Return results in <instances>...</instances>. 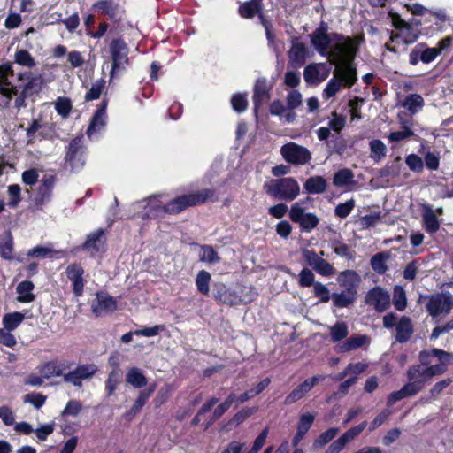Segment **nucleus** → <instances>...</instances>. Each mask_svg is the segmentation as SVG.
<instances>
[{
  "label": "nucleus",
  "instance_id": "60",
  "mask_svg": "<svg viewBox=\"0 0 453 453\" xmlns=\"http://www.w3.org/2000/svg\"><path fill=\"white\" fill-rule=\"evenodd\" d=\"M172 393H173V388L171 385L166 384L164 387H162L158 390L156 397L154 398L155 406L160 407L161 405L165 403L169 400V398L172 396Z\"/></svg>",
  "mask_w": 453,
  "mask_h": 453
},
{
  "label": "nucleus",
  "instance_id": "22",
  "mask_svg": "<svg viewBox=\"0 0 453 453\" xmlns=\"http://www.w3.org/2000/svg\"><path fill=\"white\" fill-rule=\"evenodd\" d=\"M106 240L105 231L103 228L96 229L87 235L85 242L81 245V249L91 254L104 251Z\"/></svg>",
  "mask_w": 453,
  "mask_h": 453
},
{
  "label": "nucleus",
  "instance_id": "48",
  "mask_svg": "<svg viewBox=\"0 0 453 453\" xmlns=\"http://www.w3.org/2000/svg\"><path fill=\"white\" fill-rule=\"evenodd\" d=\"M304 81L308 84L317 85L325 80V77H319V71L316 65H308L303 71Z\"/></svg>",
  "mask_w": 453,
  "mask_h": 453
},
{
  "label": "nucleus",
  "instance_id": "57",
  "mask_svg": "<svg viewBox=\"0 0 453 453\" xmlns=\"http://www.w3.org/2000/svg\"><path fill=\"white\" fill-rule=\"evenodd\" d=\"M355 207V201L353 199L348 200L345 203H341L334 208V215L340 219L347 218Z\"/></svg>",
  "mask_w": 453,
  "mask_h": 453
},
{
  "label": "nucleus",
  "instance_id": "7",
  "mask_svg": "<svg viewBox=\"0 0 453 453\" xmlns=\"http://www.w3.org/2000/svg\"><path fill=\"white\" fill-rule=\"evenodd\" d=\"M88 148L84 144L83 135L71 139L65 146L64 164L65 168L71 172H80L86 165Z\"/></svg>",
  "mask_w": 453,
  "mask_h": 453
},
{
  "label": "nucleus",
  "instance_id": "53",
  "mask_svg": "<svg viewBox=\"0 0 453 453\" xmlns=\"http://www.w3.org/2000/svg\"><path fill=\"white\" fill-rule=\"evenodd\" d=\"M349 334L348 326L344 322L335 323L330 330L331 340L337 342L346 338Z\"/></svg>",
  "mask_w": 453,
  "mask_h": 453
},
{
  "label": "nucleus",
  "instance_id": "12",
  "mask_svg": "<svg viewBox=\"0 0 453 453\" xmlns=\"http://www.w3.org/2000/svg\"><path fill=\"white\" fill-rule=\"evenodd\" d=\"M18 81H25L23 84H19V88L20 91L35 101V96H38L43 84V79L41 74H35L31 71H24L18 73Z\"/></svg>",
  "mask_w": 453,
  "mask_h": 453
},
{
  "label": "nucleus",
  "instance_id": "1",
  "mask_svg": "<svg viewBox=\"0 0 453 453\" xmlns=\"http://www.w3.org/2000/svg\"><path fill=\"white\" fill-rule=\"evenodd\" d=\"M328 29L327 22L321 20L310 35L311 43L316 51L327 58L355 60L359 51L356 40L338 32L328 33Z\"/></svg>",
  "mask_w": 453,
  "mask_h": 453
},
{
  "label": "nucleus",
  "instance_id": "27",
  "mask_svg": "<svg viewBox=\"0 0 453 453\" xmlns=\"http://www.w3.org/2000/svg\"><path fill=\"white\" fill-rule=\"evenodd\" d=\"M337 281L349 293L357 295V287L361 281L360 275L354 270H344L337 277Z\"/></svg>",
  "mask_w": 453,
  "mask_h": 453
},
{
  "label": "nucleus",
  "instance_id": "43",
  "mask_svg": "<svg viewBox=\"0 0 453 453\" xmlns=\"http://www.w3.org/2000/svg\"><path fill=\"white\" fill-rule=\"evenodd\" d=\"M338 427H330L325 432L321 433L313 441L312 447L314 449H321L330 442L339 433Z\"/></svg>",
  "mask_w": 453,
  "mask_h": 453
},
{
  "label": "nucleus",
  "instance_id": "64",
  "mask_svg": "<svg viewBox=\"0 0 453 453\" xmlns=\"http://www.w3.org/2000/svg\"><path fill=\"white\" fill-rule=\"evenodd\" d=\"M314 273L307 268H303L299 273L298 284L302 288H308L314 286L316 283Z\"/></svg>",
  "mask_w": 453,
  "mask_h": 453
},
{
  "label": "nucleus",
  "instance_id": "46",
  "mask_svg": "<svg viewBox=\"0 0 453 453\" xmlns=\"http://www.w3.org/2000/svg\"><path fill=\"white\" fill-rule=\"evenodd\" d=\"M371 157L379 162L387 154V147L382 141L379 139H373L369 142Z\"/></svg>",
  "mask_w": 453,
  "mask_h": 453
},
{
  "label": "nucleus",
  "instance_id": "6",
  "mask_svg": "<svg viewBox=\"0 0 453 453\" xmlns=\"http://www.w3.org/2000/svg\"><path fill=\"white\" fill-rule=\"evenodd\" d=\"M238 14L241 18L245 19H252L257 16L260 24L265 28L268 44L272 45L274 43L275 35L273 33V25L265 14L263 0H248L240 4Z\"/></svg>",
  "mask_w": 453,
  "mask_h": 453
},
{
  "label": "nucleus",
  "instance_id": "62",
  "mask_svg": "<svg viewBox=\"0 0 453 453\" xmlns=\"http://www.w3.org/2000/svg\"><path fill=\"white\" fill-rule=\"evenodd\" d=\"M405 163L415 173H421L424 169V162L422 158L416 154H410L406 157Z\"/></svg>",
  "mask_w": 453,
  "mask_h": 453
},
{
  "label": "nucleus",
  "instance_id": "4",
  "mask_svg": "<svg viewBox=\"0 0 453 453\" xmlns=\"http://www.w3.org/2000/svg\"><path fill=\"white\" fill-rule=\"evenodd\" d=\"M334 65V77L329 80L323 90V97L329 99L336 95L342 87L350 88L357 81V72L354 60L328 58Z\"/></svg>",
  "mask_w": 453,
  "mask_h": 453
},
{
  "label": "nucleus",
  "instance_id": "19",
  "mask_svg": "<svg viewBox=\"0 0 453 453\" xmlns=\"http://www.w3.org/2000/svg\"><path fill=\"white\" fill-rule=\"evenodd\" d=\"M92 9L102 15L107 16L108 19L117 23L121 20L124 13L123 8L119 3L113 0H99L93 4Z\"/></svg>",
  "mask_w": 453,
  "mask_h": 453
},
{
  "label": "nucleus",
  "instance_id": "23",
  "mask_svg": "<svg viewBox=\"0 0 453 453\" xmlns=\"http://www.w3.org/2000/svg\"><path fill=\"white\" fill-rule=\"evenodd\" d=\"M83 267L78 263L70 264L65 270L67 279L72 282L73 292L75 296H81L84 292L85 280Z\"/></svg>",
  "mask_w": 453,
  "mask_h": 453
},
{
  "label": "nucleus",
  "instance_id": "21",
  "mask_svg": "<svg viewBox=\"0 0 453 453\" xmlns=\"http://www.w3.org/2000/svg\"><path fill=\"white\" fill-rule=\"evenodd\" d=\"M453 306V301L449 295L437 294L432 296L426 304V310L431 316H439L441 313H449Z\"/></svg>",
  "mask_w": 453,
  "mask_h": 453
},
{
  "label": "nucleus",
  "instance_id": "24",
  "mask_svg": "<svg viewBox=\"0 0 453 453\" xmlns=\"http://www.w3.org/2000/svg\"><path fill=\"white\" fill-rule=\"evenodd\" d=\"M108 105V100L103 99L97 105L96 111L94 112L88 127L87 129L88 136H91L94 134L99 133L106 126V109Z\"/></svg>",
  "mask_w": 453,
  "mask_h": 453
},
{
  "label": "nucleus",
  "instance_id": "26",
  "mask_svg": "<svg viewBox=\"0 0 453 453\" xmlns=\"http://www.w3.org/2000/svg\"><path fill=\"white\" fill-rule=\"evenodd\" d=\"M157 388V384L152 383L150 384L147 388L143 390H140L138 396L134 403H133L132 407L126 411L125 413V418L127 420H131L134 418L135 415H137L143 406L146 404L150 397L153 395Z\"/></svg>",
  "mask_w": 453,
  "mask_h": 453
},
{
  "label": "nucleus",
  "instance_id": "31",
  "mask_svg": "<svg viewBox=\"0 0 453 453\" xmlns=\"http://www.w3.org/2000/svg\"><path fill=\"white\" fill-rule=\"evenodd\" d=\"M258 408L257 406L248 407L245 406L242 408L239 411H237L231 419L226 424L225 427L226 430H231L234 427H236L246 421L250 417L255 414L257 411Z\"/></svg>",
  "mask_w": 453,
  "mask_h": 453
},
{
  "label": "nucleus",
  "instance_id": "11",
  "mask_svg": "<svg viewBox=\"0 0 453 453\" xmlns=\"http://www.w3.org/2000/svg\"><path fill=\"white\" fill-rule=\"evenodd\" d=\"M213 287V299L221 304L228 306L239 305L242 303H246L253 300L252 297L248 299L242 298L234 289L227 288L223 282H215Z\"/></svg>",
  "mask_w": 453,
  "mask_h": 453
},
{
  "label": "nucleus",
  "instance_id": "44",
  "mask_svg": "<svg viewBox=\"0 0 453 453\" xmlns=\"http://www.w3.org/2000/svg\"><path fill=\"white\" fill-rule=\"evenodd\" d=\"M354 173L349 168H343L337 171L333 178V184L336 187H344L350 184L353 180Z\"/></svg>",
  "mask_w": 453,
  "mask_h": 453
},
{
  "label": "nucleus",
  "instance_id": "20",
  "mask_svg": "<svg viewBox=\"0 0 453 453\" xmlns=\"http://www.w3.org/2000/svg\"><path fill=\"white\" fill-rule=\"evenodd\" d=\"M438 50L434 47H426L425 42L418 43L409 54V63L417 65L420 61L423 64H429L438 57Z\"/></svg>",
  "mask_w": 453,
  "mask_h": 453
},
{
  "label": "nucleus",
  "instance_id": "32",
  "mask_svg": "<svg viewBox=\"0 0 453 453\" xmlns=\"http://www.w3.org/2000/svg\"><path fill=\"white\" fill-rule=\"evenodd\" d=\"M390 258L389 251H380L374 254L370 259L372 269L378 274L383 275L388 270L387 261Z\"/></svg>",
  "mask_w": 453,
  "mask_h": 453
},
{
  "label": "nucleus",
  "instance_id": "29",
  "mask_svg": "<svg viewBox=\"0 0 453 453\" xmlns=\"http://www.w3.org/2000/svg\"><path fill=\"white\" fill-rule=\"evenodd\" d=\"M395 331V341L399 343L407 342L414 333L411 319L408 316H402L397 322Z\"/></svg>",
  "mask_w": 453,
  "mask_h": 453
},
{
  "label": "nucleus",
  "instance_id": "5",
  "mask_svg": "<svg viewBox=\"0 0 453 453\" xmlns=\"http://www.w3.org/2000/svg\"><path fill=\"white\" fill-rule=\"evenodd\" d=\"M264 192L269 196L280 201L291 202L300 193V186L293 177L271 179L263 185Z\"/></svg>",
  "mask_w": 453,
  "mask_h": 453
},
{
  "label": "nucleus",
  "instance_id": "45",
  "mask_svg": "<svg viewBox=\"0 0 453 453\" xmlns=\"http://www.w3.org/2000/svg\"><path fill=\"white\" fill-rule=\"evenodd\" d=\"M14 61L21 66L33 68L35 66L36 62L31 53L27 50H17L14 54Z\"/></svg>",
  "mask_w": 453,
  "mask_h": 453
},
{
  "label": "nucleus",
  "instance_id": "3",
  "mask_svg": "<svg viewBox=\"0 0 453 453\" xmlns=\"http://www.w3.org/2000/svg\"><path fill=\"white\" fill-rule=\"evenodd\" d=\"M69 367L70 364L65 361L50 360L41 367L40 373L42 378L47 380L52 377L63 376L65 382L81 388L83 380L92 378L97 372V366L95 364H83L77 365L74 370L64 374L63 372Z\"/></svg>",
  "mask_w": 453,
  "mask_h": 453
},
{
  "label": "nucleus",
  "instance_id": "17",
  "mask_svg": "<svg viewBox=\"0 0 453 453\" xmlns=\"http://www.w3.org/2000/svg\"><path fill=\"white\" fill-rule=\"evenodd\" d=\"M55 183L56 176L52 174H46L41 180L34 198V203L36 208L41 209L44 204L50 201Z\"/></svg>",
  "mask_w": 453,
  "mask_h": 453
},
{
  "label": "nucleus",
  "instance_id": "15",
  "mask_svg": "<svg viewBox=\"0 0 453 453\" xmlns=\"http://www.w3.org/2000/svg\"><path fill=\"white\" fill-rule=\"evenodd\" d=\"M272 89L273 86L269 84L265 77H260L256 80L252 96L256 117H257L259 108L271 98Z\"/></svg>",
  "mask_w": 453,
  "mask_h": 453
},
{
  "label": "nucleus",
  "instance_id": "55",
  "mask_svg": "<svg viewBox=\"0 0 453 453\" xmlns=\"http://www.w3.org/2000/svg\"><path fill=\"white\" fill-rule=\"evenodd\" d=\"M104 86L105 81L104 79L97 80L96 82H94L90 89L85 95V101L89 102L98 99L104 88Z\"/></svg>",
  "mask_w": 453,
  "mask_h": 453
},
{
  "label": "nucleus",
  "instance_id": "36",
  "mask_svg": "<svg viewBox=\"0 0 453 453\" xmlns=\"http://www.w3.org/2000/svg\"><path fill=\"white\" fill-rule=\"evenodd\" d=\"M126 380L135 388H142L148 383L147 378L137 367H132L128 370Z\"/></svg>",
  "mask_w": 453,
  "mask_h": 453
},
{
  "label": "nucleus",
  "instance_id": "47",
  "mask_svg": "<svg viewBox=\"0 0 453 453\" xmlns=\"http://www.w3.org/2000/svg\"><path fill=\"white\" fill-rule=\"evenodd\" d=\"M393 304L399 311H403L407 306L406 294L401 286H395L393 289Z\"/></svg>",
  "mask_w": 453,
  "mask_h": 453
},
{
  "label": "nucleus",
  "instance_id": "39",
  "mask_svg": "<svg viewBox=\"0 0 453 453\" xmlns=\"http://www.w3.org/2000/svg\"><path fill=\"white\" fill-rule=\"evenodd\" d=\"M25 315L19 311L7 313L4 315L2 323L4 328L7 331H13L23 322Z\"/></svg>",
  "mask_w": 453,
  "mask_h": 453
},
{
  "label": "nucleus",
  "instance_id": "58",
  "mask_svg": "<svg viewBox=\"0 0 453 453\" xmlns=\"http://www.w3.org/2000/svg\"><path fill=\"white\" fill-rule=\"evenodd\" d=\"M314 420H315L314 414L309 413V412L302 414L298 420L296 430L306 435V434L309 432L310 428L311 427Z\"/></svg>",
  "mask_w": 453,
  "mask_h": 453
},
{
  "label": "nucleus",
  "instance_id": "13",
  "mask_svg": "<svg viewBox=\"0 0 453 453\" xmlns=\"http://www.w3.org/2000/svg\"><path fill=\"white\" fill-rule=\"evenodd\" d=\"M289 219L298 223L303 231L311 232L319 223V218L311 212H304V209L298 203H294L289 211Z\"/></svg>",
  "mask_w": 453,
  "mask_h": 453
},
{
  "label": "nucleus",
  "instance_id": "40",
  "mask_svg": "<svg viewBox=\"0 0 453 453\" xmlns=\"http://www.w3.org/2000/svg\"><path fill=\"white\" fill-rule=\"evenodd\" d=\"M211 280V275L208 271L203 269L198 272L196 277V286L200 294L209 296Z\"/></svg>",
  "mask_w": 453,
  "mask_h": 453
},
{
  "label": "nucleus",
  "instance_id": "63",
  "mask_svg": "<svg viewBox=\"0 0 453 453\" xmlns=\"http://www.w3.org/2000/svg\"><path fill=\"white\" fill-rule=\"evenodd\" d=\"M338 245L334 248V252L341 257H344L347 260H354L355 258V251L350 249V247L342 242H337Z\"/></svg>",
  "mask_w": 453,
  "mask_h": 453
},
{
  "label": "nucleus",
  "instance_id": "2",
  "mask_svg": "<svg viewBox=\"0 0 453 453\" xmlns=\"http://www.w3.org/2000/svg\"><path fill=\"white\" fill-rule=\"evenodd\" d=\"M219 196L215 188H203L178 196L165 204H149L147 215L150 218H164L166 214L177 215L189 207L199 206L208 202L215 203Z\"/></svg>",
  "mask_w": 453,
  "mask_h": 453
},
{
  "label": "nucleus",
  "instance_id": "33",
  "mask_svg": "<svg viewBox=\"0 0 453 453\" xmlns=\"http://www.w3.org/2000/svg\"><path fill=\"white\" fill-rule=\"evenodd\" d=\"M303 188L308 194H322L326 190L327 182L324 177L316 175L308 178Z\"/></svg>",
  "mask_w": 453,
  "mask_h": 453
},
{
  "label": "nucleus",
  "instance_id": "50",
  "mask_svg": "<svg viewBox=\"0 0 453 453\" xmlns=\"http://www.w3.org/2000/svg\"><path fill=\"white\" fill-rule=\"evenodd\" d=\"M73 104L68 97L59 96L55 102V110L62 118H67L72 111Z\"/></svg>",
  "mask_w": 453,
  "mask_h": 453
},
{
  "label": "nucleus",
  "instance_id": "59",
  "mask_svg": "<svg viewBox=\"0 0 453 453\" xmlns=\"http://www.w3.org/2000/svg\"><path fill=\"white\" fill-rule=\"evenodd\" d=\"M403 130L391 132L388 135V140L391 142H398L404 139L415 136L414 131L407 126L402 127Z\"/></svg>",
  "mask_w": 453,
  "mask_h": 453
},
{
  "label": "nucleus",
  "instance_id": "35",
  "mask_svg": "<svg viewBox=\"0 0 453 453\" xmlns=\"http://www.w3.org/2000/svg\"><path fill=\"white\" fill-rule=\"evenodd\" d=\"M369 343V337L365 334H355L349 337L345 342L339 344L341 352H348L357 349L365 344Z\"/></svg>",
  "mask_w": 453,
  "mask_h": 453
},
{
  "label": "nucleus",
  "instance_id": "34",
  "mask_svg": "<svg viewBox=\"0 0 453 453\" xmlns=\"http://www.w3.org/2000/svg\"><path fill=\"white\" fill-rule=\"evenodd\" d=\"M35 288V285L30 280L21 281L17 286L18 297L17 300L22 303H27L35 301V296L32 293Z\"/></svg>",
  "mask_w": 453,
  "mask_h": 453
},
{
  "label": "nucleus",
  "instance_id": "8",
  "mask_svg": "<svg viewBox=\"0 0 453 453\" xmlns=\"http://www.w3.org/2000/svg\"><path fill=\"white\" fill-rule=\"evenodd\" d=\"M446 370L447 364H436L428 367L418 364L412 365L407 370V383L413 384L418 393L434 376L441 375Z\"/></svg>",
  "mask_w": 453,
  "mask_h": 453
},
{
  "label": "nucleus",
  "instance_id": "42",
  "mask_svg": "<svg viewBox=\"0 0 453 453\" xmlns=\"http://www.w3.org/2000/svg\"><path fill=\"white\" fill-rule=\"evenodd\" d=\"M121 371L120 369H112L105 381V392L108 396L115 394L118 386L121 382Z\"/></svg>",
  "mask_w": 453,
  "mask_h": 453
},
{
  "label": "nucleus",
  "instance_id": "52",
  "mask_svg": "<svg viewBox=\"0 0 453 453\" xmlns=\"http://www.w3.org/2000/svg\"><path fill=\"white\" fill-rule=\"evenodd\" d=\"M231 106L237 113L245 111L248 108V100L246 93H235L231 97Z\"/></svg>",
  "mask_w": 453,
  "mask_h": 453
},
{
  "label": "nucleus",
  "instance_id": "51",
  "mask_svg": "<svg viewBox=\"0 0 453 453\" xmlns=\"http://www.w3.org/2000/svg\"><path fill=\"white\" fill-rule=\"evenodd\" d=\"M398 33L403 42L407 45L417 42L420 35V32L415 29L411 24Z\"/></svg>",
  "mask_w": 453,
  "mask_h": 453
},
{
  "label": "nucleus",
  "instance_id": "16",
  "mask_svg": "<svg viewBox=\"0 0 453 453\" xmlns=\"http://www.w3.org/2000/svg\"><path fill=\"white\" fill-rule=\"evenodd\" d=\"M325 376L314 375L306 379L303 382L296 386L284 399L285 405H291L303 398L312 388L319 381L323 380Z\"/></svg>",
  "mask_w": 453,
  "mask_h": 453
},
{
  "label": "nucleus",
  "instance_id": "28",
  "mask_svg": "<svg viewBox=\"0 0 453 453\" xmlns=\"http://www.w3.org/2000/svg\"><path fill=\"white\" fill-rule=\"evenodd\" d=\"M437 357L441 364H446L453 357L452 354L440 349L434 348L431 350H421L418 354L419 364L424 367L432 366V358Z\"/></svg>",
  "mask_w": 453,
  "mask_h": 453
},
{
  "label": "nucleus",
  "instance_id": "30",
  "mask_svg": "<svg viewBox=\"0 0 453 453\" xmlns=\"http://www.w3.org/2000/svg\"><path fill=\"white\" fill-rule=\"evenodd\" d=\"M307 48L304 43L299 41V37H294L289 50V58L295 66H302L305 63Z\"/></svg>",
  "mask_w": 453,
  "mask_h": 453
},
{
  "label": "nucleus",
  "instance_id": "38",
  "mask_svg": "<svg viewBox=\"0 0 453 453\" xmlns=\"http://www.w3.org/2000/svg\"><path fill=\"white\" fill-rule=\"evenodd\" d=\"M333 304L337 308H347L357 299V294L349 293L346 290L332 295Z\"/></svg>",
  "mask_w": 453,
  "mask_h": 453
},
{
  "label": "nucleus",
  "instance_id": "14",
  "mask_svg": "<svg viewBox=\"0 0 453 453\" xmlns=\"http://www.w3.org/2000/svg\"><path fill=\"white\" fill-rule=\"evenodd\" d=\"M365 303L372 306L376 311L383 312L390 306V295L383 288L375 286L367 291L365 296Z\"/></svg>",
  "mask_w": 453,
  "mask_h": 453
},
{
  "label": "nucleus",
  "instance_id": "41",
  "mask_svg": "<svg viewBox=\"0 0 453 453\" xmlns=\"http://www.w3.org/2000/svg\"><path fill=\"white\" fill-rule=\"evenodd\" d=\"M417 389L415 388V386L413 384H404L401 389L397 391H394L389 394L388 395V403H395L397 401H400L403 398L413 396L417 395Z\"/></svg>",
  "mask_w": 453,
  "mask_h": 453
},
{
  "label": "nucleus",
  "instance_id": "37",
  "mask_svg": "<svg viewBox=\"0 0 453 453\" xmlns=\"http://www.w3.org/2000/svg\"><path fill=\"white\" fill-rule=\"evenodd\" d=\"M423 226L428 234H434L440 228L438 218L430 207H426L423 213Z\"/></svg>",
  "mask_w": 453,
  "mask_h": 453
},
{
  "label": "nucleus",
  "instance_id": "18",
  "mask_svg": "<svg viewBox=\"0 0 453 453\" xmlns=\"http://www.w3.org/2000/svg\"><path fill=\"white\" fill-rule=\"evenodd\" d=\"M366 426L367 422L363 421L357 426H352L331 443L324 453H340L349 442L354 440L365 429Z\"/></svg>",
  "mask_w": 453,
  "mask_h": 453
},
{
  "label": "nucleus",
  "instance_id": "56",
  "mask_svg": "<svg viewBox=\"0 0 453 453\" xmlns=\"http://www.w3.org/2000/svg\"><path fill=\"white\" fill-rule=\"evenodd\" d=\"M62 251L51 250L50 248L44 246H35L33 249L29 250L27 256L32 257H52L53 255L61 253Z\"/></svg>",
  "mask_w": 453,
  "mask_h": 453
},
{
  "label": "nucleus",
  "instance_id": "54",
  "mask_svg": "<svg viewBox=\"0 0 453 453\" xmlns=\"http://www.w3.org/2000/svg\"><path fill=\"white\" fill-rule=\"evenodd\" d=\"M7 192L9 196L7 205L10 208H16L22 200L20 186L19 184H12L8 187Z\"/></svg>",
  "mask_w": 453,
  "mask_h": 453
},
{
  "label": "nucleus",
  "instance_id": "9",
  "mask_svg": "<svg viewBox=\"0 0 453 453\" xmlns=\"http://www.w3.org/2000/svg\"><path fill=\"white\" fill-rule=\"evenodd\" d=\"M111 57V78L114 73L125 69V65L128 64L129 49L127 43L122 37H117L111 40L109 45Z\"/></svg>",
  "mask_w": 453,
  "mask_h": 453
},
{
  "label": "nucleus",
  "instance_id": "10",
  "mask_svg": "<svg viewBox=\"0 0 453 453\" xmlns=\"http://www.w3.org/2000/svg\"><path fill=\"white\" fill-rule=\"evenodd\" d=\"M280 154L286 162L295 165H303L311 159L310 150L296 142H288L280 148Z\"/></svg>",
  "mask_w": 453,
  "mask_h": 453
},
{
  "label": "nucleus",
  "instance_id": "49",
  "mask_svg": "<svg viewBox=\"0 0 453 453\" xmlns=\"http://www.w3.org/2000/svg\"><path fill=\"white\" fill-rule=\"evenodd\" d=\"M423 105L424 99L419 94L408 95L403 103V106L407 108L412 114H415L418 111V107L421 108Z\"/></svg>",
  "mask_w": 453,
  "mask_h": 453
},
{
  "label": "nucleus",
  "instance_id": "25",
  "mask_svg": "<svg viewBox=\"0 0 453 453\" xmlns=\"http://www.w3.org/2000/svg\"><path fill=\"white\" fill-rule=\"evenodd\" d=\"M96 301L91 304L92 312L101 316L103 312H112L117 310V301L114 297L104 292H96Z\"/></svg>",
  "mask_w": 453,
  "mask_h": 453
},
{
  "label": "nucleus",
  "instance_id": "61",
  "mask_svg": "<svg viewBox=\"0 0 453 453\" xmlns=\"http://www.w3.org/2000/svg\"><path fill=\"white\" fill-rule=\"evenodd\" d=\"M202 250L203 251L200 259L202 261L208 262L210 264H215L220 261V257H219L215 249L211 245H203Z\"/></svg>",
  "mask_w": 453,
  "mask_h": 453
}]
</instances>
